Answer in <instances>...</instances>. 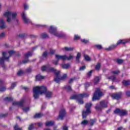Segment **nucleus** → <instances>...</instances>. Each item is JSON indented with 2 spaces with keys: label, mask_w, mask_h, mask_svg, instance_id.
<instances>
[{
  "label": "nucleus",
  "mask_w": 130,
  "mask_h": 130,
  "mask_svg": "<svg viewBox=\"0 0 130 130\" xmlns=\"http://www.w3.org/2000/svg\"><path fill=\"white\" fill-rule=\"evenodd\" d=\"M33 92L35 99H37L39 98V95H42L43 94L45 95L46 98H51L52 97V92L47 90V88L44 86H37L34 88Z\"/></svg>",
  "instance_id": "obj_1"
},
{
  "label": "nucleus",
  "mask_w": 130,
  "mask_h": 130,
  "mask_svg": "<svg viewBox=\"0 0 130 130\" xmlns=\"http://www.w3.org/2000/svg\"><path fill=\"white\" fill-rule=\"evenodd\" d=\"M42 72H48L49 73H54L55 78L54 81L56 83H59L60 81L63 80L67 79V74H64L62 77H60L59 74L60 71H57L55 69L52 67H50L48 66H44L42 67Z\"/></svg>",
  "instance_id": "obj_2"
},
{
  "label": "nucleus",
  "mask_w": 130,
  "mask_h": 130,
  "mask_svg": "<svg viewBox=\"0 0 130 130\" xmlns=\"http://www.w3.org/2000/svg\"><path fill=\"white\" fill-rule=\"evenodd\" d=\"M4 15L7 18L8 24H12L14 21H18V13L10 11L4 13Z\"/></svg>",
  "instance_id": "obj_3"
},
{
  "label": "nucleus",
  "mask_w": 130,
  "mask_h": 130,
  "mask_svg": "<svg viewBox=\"0 0 130 130\" xmlns=\"http://www.w3.org/2000/svg\"><path fill=\"white\" fill-rule=\"evenodd\" d=\"M14 52L13 50H11L8 52H3L2 53L3 57L0 58V65L2 67H4L5 63V60L7 61H9V58L11 55L14 54Z\"/></svg>",
  "instance_id": "obj_4"
},
{
  "label": "nucleus",
  "mask_w": 130,
  "mask_h": 130,
  "mask_svg": "<svg viewBox=\"0 0 130 130\" xmlns=\"http://www.w3.org/2000/svg\"><path fill=\"white\" fill-rule=\"evenodd\" d=\"M57 30V28L54 25L51 26L49 28V33H50V34H52V35H54V36H56L58 38H62V37H64V36H66V35H64V34L61 32L57 31H56Z\"/></svg>",
  "instance_id": "obj_5"
},
{
  "label": "nucleus",
  "mask_w": 130,
  "mask_h": 130,
  "mask_svg": "<svg viewBox=\"0 0 130 130\" xmlns=\"http://www.w3.org/2000/svg\"><path fill=\"white\" fill-rule=\"evenodd\" d=\"M89 95L90 94H89V93H84L78 95L75 94L72 95L71 97V99H72V100H77L79 104H83V103H84V102H83V100H82V99H83V98H86V97H88Z\"/></svg>",
  "instance_id": "obj_6"
},
{
  "label": "nucleus",
  "mask_w": 130,
  "mask_h": 130,
  "mask_svg": "<svg viewBox=\"0 0 130 130\" xmlns=\"http://www.w3.org/2000/svg\"><path fill=\"white\" fill-rule=\"evenodd\" d=\"M91 106H92V103H91L86 104L85 108L86 110H83L82 112L83 118H85L88 114H90V113H91V110L90 109V108H91Z\"/></svg>",
  "instance_id": "obj_7"
},
{
  "label": "nucleus",
  "mask_w": 130,
  "mask_h": 130,
  "mask_svg": "<svg viewBox=\"0 0 130 130\" xmlns=\"http://www.w3.org/2000/svg\"><path fill=\"white\" fill-rule=\"evenodd\" d=\"M103 95V93L100 91V88H96L95 91L92 96V101H95V100H99L101 96Z\"/></svg>",
  "instance_id": "obj_8"
},
{
  "label": "nucleus",
  "mask_w": 130,
  "mask_h": 130,
  "mask_svg": "<svg viewBox=\"0 0 130 130\" xmlns=\"http://www.w3.org/2000/svg\"><path fill=\"white\" fill-rule=\"evenodd\" d=\"M56 59H61V60H71V59H73L74 58L73 55H70L68 57L67 55H60L58 54L55 55Z\"/></svg>",
  "instance_id": "obj_9"
},
{
  "label": "nucleus",
  "mask_w": 130,
  "mask_h": 130,
  "mask_svg": "<svg viewBox=\"0 0 130 130\" xmlns=\"http://www.w3.org/2000/svg\"><path fill=\"white\" fill-rule=\"evenodd\" d=\"M107 103L106 101H102L100 104H97L95 108L96 110H101L103 108H106L107 107Z\"/></svg>",
  "instance_id": "obj_10"
},
{
  "label": "nucleus",
  "mask_w": 130,
  "mask_h": 130,
  "mask_svg": "<svg viewBox=\"0 0 130 130\" xmlns=\"http://www.w3.org/2000/svg\"><path fill=\"white\" fill-rule=\"evenodd\" d=\"M114 113L115 114H119L120 116H122L123 115H126L127 114V111L125 110H120L119 109H116L114 111Z\"/></svg>",
  "instance_id": "obj_11"
},
{
  "label": "nucleus",
  "mask_w": 130,
  "mask_h": 130,
  "mask_svg": "<svg viewBox=\"0 0 130 130\" xmlns=\"http://www.w3.org/2000/svg\"><path fill=\"white\" fill-rule=\"evenodd\" d=\"M21 17L23 22H24L25 24H28V23H31V20H30V19L26 16L25 12H23L22 13Z\"/></svg>",
  "instance_id": "obj_12"
},
{
  "label": "nucleus",
  "mask_w": 130,
  "mask_h": 130,
  "mask_svg": "<svg viewBox=\"0 0 130 130\" xmlns=\"http://www.w3.org/2000/svg\"><path fill=\"white\" fill-rule=\"evenodd\" d=\"M64 116H66V110L64 109H62L60 110L58 119H63Z\"/></svg>",
  "instance_id": "obj_13"
},
{
  "label": "nucleus",
  "mask_w": 130,
  "mask_h": 130,
  "mask_svg": "<svg viewBox=\"0 0 130 130\" xmlns=\"http://www.w3.org/2000/svg\"><path fill=\"white\" fill-rule=\"evenodd\" d=\"M25 102V101L24 100H21L19 103L17 101H14L12 103V105L13 106H23L24 105V103Z\"/></svg>",
  "instance_id": "obj_14"
},
{
  "label": "nucleus",
  "mask_w": 130,
  "mask_h": 130,
  "mask_svg": "<svg viewBox=\"0 0 130 130\" xmlns=\"http://www.w3.org/2000/svg\"><path fill=\"white\" fill-rule=\"evenodd\" d=\"M121 95H122L121 92H118L116 93H112L111 96L113 99L118 100L119 98H120V97H121Z\"/></svg>",
  "instance_id": "obj_15"
},
{
  "label": "nucleus",
  "mask_w": 130,
  "mask_h": 130,
  "mask_svg": "<svg viewBox=\"0 0 130 130\" xmlns=\"http://www.w3.org/2000/svg\"><path fill=\"white\" fill-rule=\"evenodd\" d=\"M7 28V25H6V22L5 20L2 18H0V28L1 29H6Z\"/></svg>",
  "instance_id": "obj_16"
},
{
  "label": "nucleus",
  "mask_w": 130,
  "mask_h": 130,
  "mask_svg": "<svg viewBox=\"0 0 130 130\" xmlns=\"http://www.w3.org/2000/svg\"><path fill=\"white\" fill-rule=\"evenodd\" d=\"M55 52V50L51 49H50V51L49 52L47 53V52H45L43 53V56H44V57H46V56H47V55H48V54L52 55V54H54Z\"/></svg>",
  "instance_id": "obj_17"
},
{
  "label": "nucleus",
  "mask_w": 130,
  "mask_h": 130,
  "mask_svg": "<svg viewBox=\"0 0 130 130\" xmlns=\"http://www.w3.org/2000/svg\"><path fill=\"white\" fill-rule=\"evenodd\" d=\"M119 44H121V40L118 41L117 42L116 45H119ZM115 45H112V46H110L108 49H106L107 50H111V49H113L114 47H116Z\"/></svg>",
  "instance_id": "obj_18"
},
{
  "label": "nucleus",
  "mask_w": 130,
  "mask_h": 130,
  "mask_svg": "<svg viewBox=\"0 0 130 130\" xmlns=\"http://www.w3.org/2000/svg\"><path fill=\"white\" fill-rule=\"evenodd\" d=\"M44 78H45V77H44L40 74L37 75L36 77V79L37 81H41V80H43V79H44Z\"/></svg>",
  "instance_id": "obj_19"
},
{
  "label": "nucleus",
  "mask_w": 130,
  "mask_h": 130,
  "mask_svg": "<svg viewBox=\"0 0 130 130\" xmlns=\"http://www.w3.org/2000/svg\"><path fill=\"white\" fill-rule=\"evenodd\" d=\"M54 124V122L53 121H47L46 123V126H52Z\"/></svg>",
  "instance_id": "obj_20"
},
{
  "label": "nucleus",
  "mask_w": 130,
  "mask_h": 130,
  "mask_svg": "<svg viewBox=\"0 0 130 130\" xmlns=\"http://www.w3.org/2000/svg\"><path fill=\"white\" fill-rule=\"evenodd\" d=\"M42 116H43V114H42V113H39L36 114L34 116V118H39L40 117H42Z\"/></svg>",
  "instance_id": "obj_21"
},
{
  "label": "nucleus",
  "mask_w": 130,
  "mask_h": 130,
  "mask_svg": "<svg viewBox=\"0 0 130 130\" xmlns=\"http://www.w3.org/2000/svg\"><path fill=\"white\" fill-rule=\"evenodd\" d=\"M61 67L62 68V69H69V68L70 67V64H61Z\"/></svg>",
  "instance_id": "obj_22"
},
{
  "label": "nucleus",
  "mask_w": 130,
  "mask_h": 130,
  "mask_svg": "<svg viewBox=\"0 0 130 130\" xmlns=\"http://www.w3.org/2000/svg\"><path fill=\"white\" fill-rule=\"evenodd\" d=\"M32 56V53L28 52V53L25 54L24 57L25 58H28V57H30V56Z\"/></svg>",
  "instance_id": "obj_23"
},
{
  "label": "nucleus",
  "mask_w": 130,
  "mask_h": 130,
  "mask_svg": "<svg viewBox=\"0 0 130 130\" xmlns=\"http://www.w3.org/2000/svg\"><path fill=\"white\" fill-rule=\"evenodd\" d=\"M122 84L124 85V86H128V85L130 84V81L124 80L122 82Z\"/></svg>",
  "instance_id": "obj_24"
},
{
  "label": "nucleus",
  "mask_w": 130,
  "mask_h": 130,
  "mask_svg": "<svg viewBox=\"0 0 130 130\" xmlns=\"http://www.w3.org/2000/svg\"><path fill=\"white\" fill-rule=\"evenodd\" d=\"M64 50H66V51H73V50H74V48H73V47H65Z\"/></svg>",
  "instance_id": "obj_25"
},
{
  "label": "nucleus",
  "mask_w": 130,
  "mask_h": 130,
  "mask_svg": "<svg viewBox=\"0 0 130 130\" xmlns=\"http://www.w3.org/2000/svg\"><path fill=\"white\" fill-rule=\"evenodd\" d=\"M84 59L85 60H87V61H89V60H91V58L88 56V55H84Z\"/></svg>",
  "instance_id": "obj_26"
},
{
  "label": "nucleus",
  "mask_w": 130,
  "mask_h": 130,
  "mask_svg": "<svg viewBox=\"0 0 130 130\" xmlns=\"http://www.w3.org/2000/svg\"><path fill=\"white\" fill-rule=\"evenodd\" d=\"M90 125H93L95 122H96V119L90 120L89 122Z\"/></svg>",
  "instance_id": "obj_27"
},
{
  "label": "nucleus",
  "mask_w": 130,
  "mask_h": 130,
  "mask_svg": "<svg viewBox=\"0 0 130 130\" xmlns=\"http://www.w3.org/2000/svg\"><path fill=\"white\" fill-rule=\"evenodd\" d=\"M41 38H47L48 37V36H47V34L46 33H43L41 35Z\"/></svg>",
  "instance_id": "obj_28"
},
{
  "label": "nucleus",
  "mask_w": 130,
  "mask_h": 130,
  "mask_svg": "<svg viewBox=\"0 0 130 130\" xmlns=\"http://www.w3.org/2000/svg\"><path fill=\"white\" fill-rule=\"evenodd\" d=\"M99 81H100V78H99V77H95L94 80V84H97V83H98Z\"/></svg>",
  "instance_id": "obj_29"
},
{
  "label": "nucleus",
  "mask_w": 130,
  "mask_h": 130,
  "mask_svg": "<svg viewBox=\"0 0 130 130\" xmlns=\"http://www.w3.org/2000/svg\"><path fill=\"white\" fill-rule=\"evenodd\" d=\"M16 87V83L14 82L11 84V86L9 88V90H13Z\"/></svg>",
  "instance_id": "obj_30"
},
{
  "label": "nucleus",
  "mask_w": 130,
  "mask_h": 130,
  "mask_svg": "<svg viewBox=\"0 0 130 130\" xmlns=\"http://www.w3.org/2000/svg\"><path fill=\"white\" fill-rule=\"evenodd\" d=\"M80 58H81V54L80 53H77V55L76 56L77 61H79Z\"/></svg>",
  "instance_id": "obj_31"
},
{
  "label": "nucleus",
  "mask_w": 130,
  "mask_h": 130,
  "mask_svg": "<svg viewBox=\"0 0 130 130\" xmlns=\"http://www.w3.org/2000/svg\"><path fill=\"white\" fill-rule=\"evenodd\" d=\"M107 78L109 80H112L113 82H115L116 78L114 76L113 77H107Z\"/></svg>",
  "instance_id": "obj_32"
},
{
  "label": "nucleus",
  "mask_w": 130,
  "mask_h": 130,
  "mask_svg": "<svg viewBox=\"0 0 130 130\" xmlns=\"http://www.w3.org/2000/svg\"><path fill=\"white\" fill-rule=\"evenodd\" d=\"M6 37V32H3L0 34V39L1 38H5Z\"/></svg>",
  "instance_id": "obj_33"
},
{
  "label": "nucleus",
  "mask_w": 130,
  "mask_h": 130,
  "mask_svg": "<svg viewBox=\"0 0 130 130\" xmlns=\"http://www.w3.org/2000/svg\"><path fill=\"white\" fill-rule=\"evenodd\" d=\"M88 123H89V121L85 120L82 122H81V124H82V125H86V124H88Z\"/></svg>",
  "instance_id": "obj_34"
},
{
  "label": "nucleus",
  "mask_w": 130,
  "mask_h": 130,
  "mask_svg": "<svg viewBox=\"0 0 130 130\" xmlns=\"http://www.w3.org/2000/svg\"><path fill=\"white\" fill-rule=\"evenodd\" d=\"M127 42H129V41L126 40H121V44H125V43H127Z\"/></svg>",
  "instance_id": "obj_35"
},
{
  "label": "nucleus",
  "mask_w": 130,
  "mask_h": 130,
  "mask_svg": "<svg viewBox=\"0 0 130 130\" xmlns=\"http://www.w3.org/2000/svg\"><path fill=\"white\" fill-rule=\"evenodd\" d=\"M117 62L119 64H120L121 63H122V62H123V60H122L121 59H117Z\"/></svg>",
  "instance_id": "obj_36"
},
{
  "label": "nucleus",
  "mask_w": 130,
  "mask_h": 130,
  "mask_svg": "<svg viewBox=\"0 0 130 130\" xmlns=\"http://www.w3.org/2000/svg\"><path fill=\"white\" fill-rule=\"evenodd\" d=\"M36 26L38 28H40V27H42L43 28H45V27H46V25H41V24H36Z\"/></svg>",
  "instance_id": "obj_37"
},
{
  "label": "nucleus",
  "mask_w": 130,
  "mask_h": 130,
  "mask_svg": "<svg viewBox=\"0 0 130 130\" xmlns=\"http://www.w3.org/2000/svg\"><path fill=\"white\" fill-rule=\"evenodd\" d=\"M100 63H98L96 66H95V69L97 70L98 71L100 70V67H101Z\"/></svg>",
  "instance_id": "obj_38"
},
{
  "label": "nucleus",
  "mask_w": 130,
  "mask_h": 130,
  "mask_svg": "<svg viewBox=\"0 0 130 130\" xmlns=\"http://www.w3.org/2000/svg\"><path fill=\"white\" fill-rule=\"evenodd\" d=\"M92 73H93V70H91L90 71H89L88 72V73L87 74L88 78H90L91 77V76H92Z\"/></svg>",
  "instance_id": "obj_39"
},
{
  "label": "nucleus",
  "mask_w": 130,
  "mask_h": 130,
  "mask_svg": "<svg viewBox=\"0 0 130 130\" xmlns=\"http://www.w3.org/2000/svg\"><path fill=\"white\" fill-rule=\"evenodd\" d=\"M5 101H12V100H13V98L12 97L10 98H6L5 99Z\"/></svg>",
  "instance_id": "obj_40"
},
{
  "label": "nucleus",
  "mask_w": 130,
  "mask_h": 130,
  "mask_svg": "<svg viewBox=\"0 0 130 130\" xmlns=\"http://www.w3.org/2000/svg\"><path fill=\"white\" fill-rule=\"evenodd\" d=\"M14 128L15 130H22V129H21V128H19L17 124L15 125Z\"/></svg>",
  "instance_id": "obj_41"
},
{
  "label": "nucleus",
  "mask_w": 130,
  "mask_h": 130,
  "mask_svg": "<svg viewBox=\"0 0 130 130\" xmlns=\"http://www.w3.org/2000/svg\"><path fill=\"white\" fill-rule=\"evenodd\" d=\"M24 74V71H20L17 73L18 76H22Z\"/></svg>",
  "instance_id": "obj_42"
},
{
  "label": "nucleus",
  "mask_w": 130,
  "mask_h": 130,
  "mask_svg": "<svg viewBox=\"0 0 130 130\" xmlns=\"http://www.w3.org/2000/svg\"><path fill=\"white\" fill-rule=\"evenodd\" d=\"M65 88L67 91H72V87L70 86H67Z\"/></svg>",
  "instance_id": "obj_43"
},
{
  "label": "nucleus",
  "mask_w": 130,
  "mask_h": 130,
  "mask_svg": "<svg viewBox=\"0 0 130 130\" xmlns=\"http://www.w3.org/2000/svg\"><path fill=\"white\" fill-rule=\"evenodd\" d=\"M57 59V60L53 61V64H55V66H57V64H58V60H60V59Z\"/></svg>",
  "instance_id": "obj_44"
},
{
  "label": "nucleus",
  "mask_w": 130,
  "mask_h": 130,
  "mask_svg": "<svg viewBox=\"0 0 130 130\" xmlns=\"http://www.w3.org/2000/svg\"><path fill=\"white\" fill-rule=\"evenodd\" d=\"M80 38H81V37H80V36L75 35V37H74L75 40H78L80 39Z\"/></svg>",
  "instance_id": "obj_45"
},
{
  "label": "nucleus",
  "mask_w": 130,
  "mask_h": 130,
  "mask_svg": "<svg viewBox=\"0 0 130 130\" xmlns=\"http://www.w3.org/2000/svg\"><path fill=\"white\" fill-rule=\"evenodd\" d=\"M24 10H28L29 9V6L26 4H24Z\"/></svg>",
  "instance_id": "obj_46"
},
{
  "label": "nucleus",
  "mask_w": 130,
  "mask_h": 130,
  "mask_svg": "<svg viewBox=\"0 0 130 130\" xmlns=\"http://www.w3.org/2000/svg\"><path fill=\"white\" fill-rule=\"evenodd\" d=\"M33 127H34V124L30 125L28 127V130L33 129Z\"/></svg>",
  "instance_id": "obj_47"
},
{
  "label": "nucleus",
  "mask_w": 130,
  "mask_h": 130,
  "mask_svg": "<svg viewBox=\"0 0 130 130\" xmlns=\"http://www.w3.org/2000/svg\"><path fill=\"white\" fill-rule=\"evenodd\" d=\"M95 47L98 49H101V48H102V46H101V45H96Z\"/></svg>",
  "instance_id": "obj_48"
},
{
  "label": "nucleus",
  "mask_w": 130,
  "mask_h": 130,
  "mask_svg": "<svg viewBox=\"0 0 130 130\" xmlns=\"http://www.w3.org/2000/svg\"><path fill=\"white\" fill-rule=\"evenodd\" d=\"M86 69L85 66H82L79 68V71H84Z\"/></svg>",
  "instance_id": "obj_49"
},
{
  "label": "nucleus",
  "mask_w": 130,
  "mask_h": 130,
  "mask_svg": "<svg viewBox=\"0 0 130 130\" xmlns=\"http://www.w3.org/2000/svg\"><path fill=\"white\" fill-rule=\"evenodd\" d=\"M0 91L1 92H4V91H6V88L5 87H1L0 88Z\"/></svg>",
  "instance_id": "obj_50"
},
{
  "label": "nucleus",
  "mask_w": 130,
  "mask_h": 130,
  "mask_svg": "<svg viewBox=\"0 0 130 130\" xmlns=\"http://www.w3.org/2000/svg\"><path fill=\"white\" fill-rule=\"evenodd\" d=\"M29 107H26L23 108V111L25 112H27V111H29Z\"/></svg>",
  "instance_id": "obj_51"
},
{
  "label": "nucleus",
  "mask_w": 130,
  "mask_h": 130,
  "mask_svg": "<svg viewBox=\"0 0 130 130\" xmlns=\"http://www.w3.org/2000/svg\"><path fill=\"white\" fill-rule=\"evenodd\" d=\"M112 73L114 75H117V74H119V71H113Z\"/></svg>",
  "instance_id": "obj_52"
},
{
  "label": "nucleus",
  "mask_w": 130,
  "mask_h": 130,
  "mask_svg": "<svg viewBox=\"0 0 130 130\" xmlns=\"http://www.w3.org/2000/svg\"><path fill=\"white\" fill-rule=\"evenodd\" d=\"M75 80V78H72V79H71L69 81V84H71L72 83H73V82H74V80Z\"/></svg>",
  "instance_id": "obj_53"
},
{
  "label": "nucleus",
  "mask_w": 130,
  "mask_h": 130,
  "mask_svg": "<svg viewBox=\"0 0 130 130\" xmlns=\"http://www.w3.org/2000/svg\"><path fill=\"white\" fill-rule=\"evenodd\" d=\"M4 86V81L3 80H0V87Z\"/></svg>",
  "instance_id": "obj_54"
},
{
  "label": "nucleus",
  "mask_w": 130,
  "mask_h": 130,
  "mask_svg": "<svg viewBox=\"0 0 130 130\" xmlns=\"http://www.w3.org/2000/svg\"><path fill=\"white\" fill-rule=\"evenodd\" d=\"M62 129L63 130H68V126H67L66 125L63 126V128H62Z\"/></svg>",
  "instance_id": "obj_55"
},
{
  "label": "nucleus",
  "mask_w": 130,
  "mask_h": 130,
  "mask_svg": "<svg viewBox=\"0 0 130 130\" xmlns=\"http://www.w3.org/2000/svg\"><path fill=\"white\" fill-rule=\"evenodd\" d=\"M82 42H84V43H88V42H89V41L87 40H82Z\"/></svg>",
  "instance_id": "obj_56"
},
{
  "label": "nucleus",
  "mask_w": 130,
  "mask_h": 130,
  "mask_svg": "<svg viewBox=\"0 0 130 130\" xmlns=\"http://www.w3.org/2000/svg\"><path fill=\"white\" fill-rule=\"evenodd\" d=\"M126 95L127 96H130V91H128L126 92Z\"/></svg>",
  "instance_id": "obj_57"
},
{
  "label": "nucleus",
  "mask_w": 130,
  "mask_h": 130,
  "mask_svg": "<svg viewBox=\"0 0 130 130\" xmlns=\"http://www.w3.org/2000/svg\"><path fill=\"white\" fill-rule=\"evenodd\" d=\"M89 86H90V84L89 83H86L85 84V86L86 87V88H87V87H89Z\"/></svg>",
  "instance_id": "obj_58"
},
{
  "label": "nucleus",
  "mask_w": 130,
  "mask_h": 130,
  "mask_svg": "<svg viewBox=\"0 0 130 130\" xmlns=\"http://www.w3.org/2000/svg\"><path fill=\"white\" fill-rule=\"evenodd\" d=\"M23 89H24V90H26V91H28L29 90V88H28L27 87H24Z\"/></svg>",
  "instance_id": "obj_59"
},
{
  "label": "nucleus",
  "mask_w": 130,
  "mask_h": 130,
  "mask_svg": "<svg viewBox=\"0 0 130 130\" xmlns=\"http://www.w3.org/2000/svg\"><path fill=\"white\" fill-rule=\"evenodd\" d=\"M38 126H39V127L42 126V123L39 122V123H38Z\"/></svg>",
  "instance_id": "obj_60"
},
{
  "label": "nucleus",
  "mask_w": 130,
  "mask_h": 130,
  "mask_svg": "<svg viewBox=\"0 0 130 130\" xmlns=\"http://www.w3.org/2000/svg\"><path fill=\"white\" fill-rule=\"evenodd\" d=\"M110 89H111V90H112V89H114V86H111L109 87Z\"/></svg>",
  "instance_id": "obj_61"
},
{
  "label": "nucleus",
  "mask_w": 130,
  "mask_h": 130,
  "mask_svg": "<svg viewBox=\"0 0 130 130\" xmlns=\"http://www.w3.org/2000/svg\"><path fill=\"white\" fill-rule=\"evenodd\" d=\"M5 116H6V115L5 114L0 115V117H5Z\"/></svg>",
  "instance_id": "obj_62"
},
{
  "label": "nucleus",
  "mask_w": 130,
  "mask_h": 130,
  "mask_svg": "<svg viewBox=\"0 0 130 130\" xmlns=\"http://www.w3.org/2000/svg\"><path fill=\"white\" fill-rule=\"evenodd\" d=\"M26 62H28V60L23 61V63H26Z\"/></svg>",
  "instance_id": "obj_63"
},
{
  "label": "nucleus",
  "mask_w": 130,
  "mask_h": 130,
  "mask_svg": "<svg viewBox=\"0 0 130 130\" xmlns=\"http://www.w3.org/2000/svg\"><path fill=\"white\" fill-rule=\"evenodd\" d=\"M20 37H24V35H19Z\"/></svg>",
  "instance_id": "obj_64"
}]
</instances>
